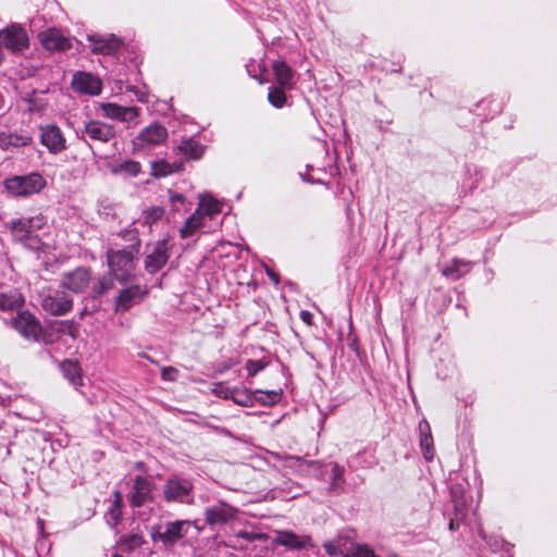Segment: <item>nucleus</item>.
<instances>
[{
    "mask_svg": "<svg viewBox=\"0 0 557 557\" xmlns=\"http://www.w3.org/2000/svg\"><path fill=\"white\" fill-rule=\"evenodd\" d=\"M185 201H186V198L182 194L172 193L170 195V202L172 203L173 207H175L176 203L183 205V203H185Z\"/></svg>",
    "mask_w": 557,
    "mask_h": 557,
    "instance_id": "8fccbe9b",
    "label": "nucleus"
},
{
    "mask_svg": "<svg viewBox=\"0 0 557 557\" xmlns=\"http://www.w3.org/2000/svg\"><path fill=\"white\" fill-rule=\"evenodd\" d=\"M44 524L45 522L42 520H38V525H39V529L42 531L44 530Z\"/></svg>",
    "mask_w": 557,
    "mask_h": 557,
    "instance_id": "5fc2aeb1",
    "label": "nucleus"
},
{
    "mask_svg": "<svg viewBox=\"0 0 557 557\" xmlns=\"http://www.w3.org/2000/svg\"><path fill=\"white\" fill-rule=\"evenodd\" d=\"M231 399L237 405L250 407L255 403V395L247 389L234 388Z\"/></svg>",
    "mask_w": 557,
    "mask_h": 557,
    "instance_id": "f704fd0d",
    "label": "nucleus"
},
{
    "mask_svg": "<svg viewBox=\"0 0 557 557\" xmlns=\"http://www.w3.org/2000/svg\"><path fill=\"white\" fill-rule=\"evenodd\" d=\"M103 115L109 119L121 122H131L139 116L140 109L138 107H123L117 103H103L101 106Z\"/></svg>",
    "mask_w": 557,
    "mask_h": 557,
    "instance_id": "aec40b11",
    "label": "nucleus"
},
{
    "mask_svg": "<svg viewBox=\"0 0 557 557\" xmlns=\"http://www.w3.org/2000/svg\"><path fill=\"white\" fill-rule=\"evenodd\" d=\"M197 210H201V215L205 219L206 216L212 218L221 211L220 203L214 200H210L208 202H201Z\"/></svg>",
    "mask_w": 557,
    "mask_h": 557,
    "instance_id": "a19ab883",
    "label": "nucleus"
},
{
    "mask_svg": "<svg viewBox=\"0 0 557 557\" xmlns=\"http://www.w3.org/2000/svg\"><path fill=\"white\" fill-rule=\"evenodd\" d=\"M115 172L126 173L136 177L141 172V164L135 160H125L117 164Z\"/></svg>",
    "mask_w": 557,
    "mask_h": 557,
    "instance_id": "c9c22d12",
    "label": "nucleus"
},
{
    "mask_svg": "<svg viewBox=\"0 0 557 557\" xmlns=\"http://www.w3.org/2000/svg\"><path fill=\"white\" fill-rule=\"evenodd\" d=\"M465 516H466V510L455 511V517L451 518L449 521V530L450 531L458 530L460 527V522L465 518Z\"/></svg>",
    "mask_w": 557,
    "mask_h": 557,
    "instance_id": "a18cd8bd",
    "label": "nucleus"
},
{
    "mask_svg": "<svg viewBox=\"0 0 557 557\" xmlns=\"http://www.w3.org/2000/svg\"><path fill=\"white\" fill-rule=\"evenodd\" d=\"M40 143L50 153L58 154L66 149V139L55 124L40 126Z\"/></svg>",
    "mask_w": 557,
    "mask_h": 557,
    "instance_id": "ddd939ff",
    "label": "nucleus"
},
{
    "mask_svg": "<svg viewBox=\"0 0 557 557\" xmlns=\"http://www.w3.org/2000/svg\"><path fill=\"white\" fill-rule=\"evenodd\" d=\"M86 313V309H84L82 312H81V318H83V315Z\"/></svg>",
    "mask_w": 557,
    "mask_h": 557,
    "instance_id": "4d7b16f0",
    "label": "nucleus"
},
{
    "mask_svg": "<svg viewBox=\"0 0 557 557\" xmlns=\"http://www.w3.org/2000/svg\"><path fill=\"white\" fill-rule=\"evenodd\" d=\"M274 544L284 546L292 550L309 549L314 546L312 537L310 535H298L293 531H280L277 532Z\"/></svg>",
    "mask_w": 557,
    "mask_h": 557,
    "instance_id": "f3484780",
    "label": "nucleus"
},
{
    "mask_svg": "<svg viewBox=\"0 0 557 557\" xmlns=\"http://www.w3.org/2000/svg\"><path fill=\"white\" fill-rule=\"evenodd\" d=\"M212 392L216 396L224 398V399H231V397H233V389L225 386V384L223 382L215 383L213 385Z\"/></svg>",
    "mask_w": 557,
    "mask_h": 557,
    "instance_id": "c03bdc74",
    "label": "nucleus"
},
{
    "mask_svg": "<svg viewBox=\"0 0 557 557\" xmlns=\"http://www.w3.org/2000/svg\"><path fill=\"white\" fill-rule=\"evenodd\" d=\"M191 523L190 520L168 521L163 531L160 524H156L151 528L150 537L153 542H161L163 547L172 548L186 536Z\"/></svg>",
    "mask_w": 557,
    "mask_h": 557,
    "instance_id": "7ed1b4c3",
    "label": "nucleus"
},
{
    "mask_svg": "<svg viewBox=\"0 0 557 557\" xmlns=\"http://www.w3.org/2000/svg\"><path fill=\"white\" fill-rule=\"evenodd\" d=\"M169 258V240L165 238L158 240L153 250L145 259V270L150 274H156L166 264Z\"/></svg>",
    "mask_w": 557,
    "mask_h": 557,
    "instance_id": "4468645a",
    "label": "nucleus"
},
{
    "mask_svg": "<svg viewBox=\"0 0 557 557\" xmlns=\"http://www.w3.org/2000/svg\"><path fill=\"white\" fill-rule=\"evenodd\" d=\"M92 270L86 267H78L71 272L63 274L60 286L75 294L84 293L90 285Z\"/></svg>",
    "mask_w": 557,
    "mask_h": 557,
    "instance_id": "9d476101",
    "label": "nucleus"
},
{
    "mask_svg": "<svg viewBox=\"0 0 557 557\" xmlns=\"http://www.w3.org/2000/svg\"><path fill=\"white\" fill-rule=\"evenodd\" d=\"M300 319L309 326L313 324V314L308 310L300 311Z\"/></svg>",
    "mask_w": 557,
    "mask_h": 557,
    "instance_id": "3c124183",
    "label": "nucleus"
},
{
    "mask_svg": "<svg viewBox=\"0 0 557 557\" xmlns=\"http://www.w3.org/2000/svg\"><path fill=\"white\" fill-rule=\"evenodd\" d=\"M83 134L91 140L106 144L115 138L116 131L112 124L99 120H90L85 122Z\"/></svg>",
    "mask_w": 557,
    "mask_h": 557,
    "instance_id": "2eb2a0df",
    "label": "nucleus"
},
{
    "mask_svg": "<svg viewBox=\"0 0 557 557\" xmlns=\"http://www.w3.org/2000/svg\"><path fill=\"white\" fill-rule=\"evenodd\" d=\"M114 281L116 280L109 273L99 276L91 286V298L97 299L106 295L114 287Z\"/></svg>",
    "mask_w": 557,
    "mask_h": 557,
    "instance_id": "c756f323",
    "label": "nucleus"
},
{
    "mask_svg": "<svg viewBox=\"0 0 557 557\" xmlns=\"http://www.w3.org/2000/svg\"><path fill=\"white\" fill-rule=\"evenodd\" d=\"M113 502L107 512V517L112 527H116L123 519V495L120 491L113 492Z\"/></svg>",
    "mask_w": 557,
    "mask_h": 557,
    "instance_id": "cd10ccee",
    "label": "nucleus"
},
{
    "mask_svg": "<svg viewBox=\"0 0 557 557\" xmlns=\"http://www.w3.org/2000/svg\"><path fill=\"white\" fill-rule=\"evenodd\" d=\"M144 544H146V540L140 534H125L119 540V546L125 553H132Z\"/></svg>",
    "mask_w": 557,
    "mask_h": 557,
    "instance_id": "473e14b6",
    "label": "nucleus"
},
{
    "mask_svg": "<svg viewBox=\"0 0 557 557\" xmlns=\"http://www.w3.org/2000/svg\"><path fill=\"white\" fill-rule=\"evenodd\" d=\"M146 293L143 292L140 285H131L119 292L114 301L115 312H126L131 309L133 304L140 299Z\"/></svg>",
    "mask_w": 557,
    "mask_h": 557,
    "instance_id": "412c9836",
    "label": "nucleus"
},
{
    "mask_svg": "<svg viewBox=\"0 0 557 557\" xmlns=\"http://www.w3.org/2000/svg\"><path fill=\"white\" fill-rule=\"evenodd\" d=\"M162 492L165 503L191 504L194 485L187 479L171 475L163 484Z\"/></svg>",
    "mask_w": 557,
    "mask_h": 557,
    "instance_id": "39448f33",
    "label": "nucleus"
},
{
    "mask_svg": "<svg viewBox=\"0 0 557 557\" xmlns=\"http://www.w3.org/2000/svg\"><path fill=\"white\" fill-rule=\"evenodd\" d=\"M469 267L470 262L455 259L442 270V274L448 278L458 280L469 271Z\"/></svg>",
    "mask_w": 557,
    "mask_h": 557,
    "instance_id": "7c9ffc66",
    "label": "nucleus"
},
{
    "mask_svg": "<svg viewBox=\"0 0 557 557\" xmlns=\"http://www.w3.org/2000/svg\"><path fill=\"white\" fill-rule=\"evenodd\" d=\"M286 87L282 86H272L269 88L268 92V101L270 104L276 109L283 108L287 102Z\"/></svg>",
    "mask_w": 557,
    "mask_h": 557,
    "instance_id": "72a5a7b5",
    "label": "nucleus"
},
{
    "mask_svg": "<svg viewBox=\"0 0 557 557\" xmlns=\"http://www.w3.org/2000/svg\"><path fill=\"white\" fill-rule=\"evenodd\" d=\"M42 47L49 51H66L72 48L69 38L64 37L60 30L50 28L38 35Z\"/></svg>",
    "mask_w": 557,
    "mask_h": 557,
    "instance_id": "6ab92c4d",
    "label": "nucleus"
},
{
    "mask_svg": "<svg viewBox=\"0 0 557 557\" xmlns=\"http://www.w3.org/2000/svg\"><path fill=\"white\" fill-rule=\"evenodd\" d=\"M151 172L150 175L156 178H162L166 177L171 174L178 173L184 171V161H174L172 163L168 162L166 160H158L153 161L150 164Z\"/></svg>",
    "mask_w": 557,
    "mask_h": 557,
    "instance_id": "393cba45",
    "label": "nucleus"
},
{
    "mask_svg": "<svg viewBox=\"0 0 557 557\" xmlns=\"http://www.w3.org/2000/svg\"><path fill=\"white\" fill-rule=\"evenodd\" d=\"M203 218L201 215V210H196L184 223V225L180 228V236L182 238H187L193 236L200 227L203 226Z\"/></svg>",
    "mask_w": 557,
    "mask_h": 557,
    "instance_id": "c85d7f7f",
    "label": "nucleus"
},
{
    "mask_svg": "<svg viewBox=\"0 0 557 557\" xmlns=\"http://www.w3.org/2000/svg\"><path fill=\"white\" fill-rule=\"evenodd\" d=\"M45 223V218L40 214L32 218H21L11 222V234L15 240L33 247L39 244L36 231L40 230Z\"/></svg>",
    "mask_w": 557,
    "mask_h": 557,
    "instance_id": "20e7f679",
    "label": "nucleus"
},
{
    "mask_svg": "<svg viewBox=\"0 0 557 557\" xmlns=\"http://www.w3.org/2000/svg\"><path fill=\"white\" fill-rule=\"evenodd\" d=\"M33 143L32 136L27 134H17V133H0V148L2 150H8L10 148H18L28 146Z\"/></svg>",
    "mask_w": 557,
    "mask_h": 557,
    "instance_id": "bb28decb",
    "label": "nucleus"
},
{
    "mask_svg": "<svg viewBox=\"0 0 557 557\" xmlns=\"http://www.w3.org/2000/svg\"><path fill=\"white\" fill-rule=\"evenodd\" d=\"M169 133L165 126L160 123H152L144 127L133 140L134 149L140 150L146 146H158L168 139Z\"/></svg>",
    "mask_w": 557,
    "mask_h": 557,
    "instance_id": "9b49d317",
    "label": "nucleus"
},
{
    "mask_svg": "<svg viewBox=\"0 0 557 557\" xmlns=\"http://www.w3.org/2000/svg\"><path fill=\"white\" fill-rule=\"evenodd\" d=\"M72 87L77 92L97 96L102 90V83L91 73L79 71L73 75Z\"/></svg>",
    "mask_w": 557,
    "mask_h": 557,
    "instance_id": "dca6fc26",
    "label": "nucleus"
},
{
    "mask_svg": "<svg viewBox=\"0 0 557 557\" xmlns=\"http://www.w3.org/2000/svg\"><path fill=\"white\" fill-rule=\"evenodd\" d=\"M282 398L281 391H268L262 394L260 397L255 396V401L264 405V406H273L277 404Z\"/></svg>",
    "mask_w": 557,
    "mask_h": 557,
    "instance_id": "58836bf2",
    "label": "nucleus"
},
{
    "mask_svg": "<svg viewBox=\"0 0 557 557\" xmlns=\"http://www.w3.org/2000/svg\"><path fill=\"white\" fill-rule=\"evenodd\" d=\"M23 305L24 298L17 289L0 285V310L13 311Z\"/></svg>",
    "mask_w": 557,
    "mask_h": 557,
    "instance_id": "5701e85b",
    "label": "nucleus"
},
{
    "mask_svg": "<svg viewBox=\"0 0 557 557\" xmlns=\"http://www.w3.org/2000/svg\"><path fill=\"white\" fill-rule=\"evenodd\" d=\"M346 557H377L373 549L366 544H357Z\"/></svg>",
    "mask_w": 557,
    "mask_h": 557,
    "instance_id": "37998d69",
    "label": "nucleus"
},
{
    "mask_svg": "<svg viewBox=\"0 0 557 557\" xmlns=\"http://www.w3.org/2000/svg\"><path fill=\"white\" fill-rule=\"evenodd\" d=\"M154 483L146 476L136 475L133 480L132 492L128 495L131 507L140 508L153 502Z\"/></svg>",
    "mask_w": 557,
    "mask_h": 557,
    "instance_id": "1a4fd4ad",
    "label": "nucleus"
},
{
    "mask_svg": "<svg viewBox=\"0 0 557 557\" xmlns=\"http://www.w3.org/2000/svg\"><path fill=\"white\" fill-rule=\"evenodd\" d=\"M0 46L15 53L21 52L29 46V38L25 28L12 24L0 30Z\"/></svg>",
    "mask_w": 557,
    "mask_h": 557,
    "instance_id": "6e6552de",
    "label": "nucleus"
},
{
    "mask_svg": "<svg viewBox=\"0 0 557 557\" xmlns=\"http://www.w3.org/2000/svg\"><path fill=\"white\" fill-rule=\"evenodd\" d=\"M177 373L178 371L174 367H164L161 370L162 379L168 381H175Z\"/></svg>",
    "mask_w": 557,
    "mask_h": 557,
    "instance_id": "de8ad7c7",
    "label": "nucleus"
},
{
    "mask_svg": "<svg viewBox=\"0 0 557 557\" xmlns=\"http://www.w3.org/2000/svg\"><path fill=\"white\" fill-rule=\"evenodd\" d=\"M237 363H238L237 360L230 358L227 360H224V361H221L220 363H218L215 371L218 373L222 374V373L228 371L230 369H232L233 367H235Z\"/></svg>",
    "mask_w": 557,
    "mask_h": 557,
    "instance_id": "49530a36",
    "label": "nucleus"
},
{
    "mask_svg": "<svg viewBox=\"0 0 557 557\" xmlns=\"http://www.w3.org/2000/svg\"><path fill=\"white\" fill-rule=\"evenodd\" d=\"M239 510L224 500L208 506L203 510L205 521L211 528L224 525L237 519Z\"/></svg>",
    "mask_w": 557,
    "mask_h": 557,
    "instance_id": "0eeeda50",
    "label": "nucleus"
},
{
    "mask_svg": "<svg viewBox=\"0 0 557 557\" xmlns=\"http://www.w3.org/2000/svg\"><path fill=\"white\" fill-rule=\"evenodd\" d=\"M164 214V209L160 206L149 207L144 211V221L146 224L152 225L157 223Z\"/></svg>",
    "mask_w": 557,
    "mask_h": 557,
    "instance_id": "e433bc0d",
    "label": "nucleus"
},
{
    "mask_svg": "<svg viewBox=\"0 0 557 557\" xmlns=\"http://www.w3.org/2000/svg\"><path fill=\"white\" fill-rule=\"evenodd\" d=\"M88 40L91 42V51L103 55L115 54L123 46L122 39L113 34L109 36L90 35Z\"/></svg>",
    "mask_w": 557,
    "mask_h": 557,
    "instance_id": "a211bd4d",
    "label": "nucleus"
},
{
    "mask_svg": "<svg viewBox=\"0 0 557 557\" xmlns=\"http://www.w3.org/2000/svg\"><path fill=\"white\" fill-rule=\"evenodd\" d=\"M272 70L277 86L293 89L295 85V72L285 61H274L272 64Z\"/></svg>",
    "mask_w": 557,
    "mask_h": 557,
    "instance_id": "4be33fe9",
    "label": "nucleus"
},
{
    "mask_svg": "<svg viewBox=\"0 0 557 557\" xmlns=\"http://www.w3.org/2000/svg\"><path fill=\"white\" fill-rule=\"evenodd\" d=\"M196 529H199V525H196L195 522L191 523Z\"/></svg>",
    "mask_w": 557,
    "mask_h": 557,
    "instance_id": "bf43d9fd",
    "label": "nucleus"
},
{
    "mask_svg": "<svg viewBox=\"0 0 557 557\" xmlns=\"http://www.w3.org/2000/svg\"><path fill=\"white\" fill-rule=\"evenodd\" d=\"M268 275L271 280H273L275 283H278V275L274 272H268Z\"/></svg>",
    "mask_w": 557,
    "mask_h": 557,
    "instance_id": "864d4df0",
    "label": "nucleus"
},
{
    "mask_svg": "<svg viewBox=\"0 0 557 557\" xmlns=\"http://www.w3.org/2000/svg\"><path fill=\"white\" fill-rule=\"evenodd\" d=\"M270 364V360L268 358H262L259 360L248 359L246 361V370L248 371L249 376H256L260 371L265 369Z\"/></svg>",
    "mask_w": 557,
    "mask_h": 557,
    "instance_id": "4c0bfd02",
    "label": "nucleus"
},
{
    "mask_svg": "<svg viewBox=\"0 0 557 557\" xmlns=\"http://www.w3.org/2000/svg\"><path fill=\"white\" fill-rule=\"evenodd\" d=\"M11 325L24 338L38 342L44 329L40 321L29 311H21L11 319Z\"/></svg>",
    "mask_w": 557,
    "mask_h": 557,
    "instance_id": "423d86ee",
    "label": "nucleus"
},
{
    "mask_svg": "<svg viewBox=\"0 0 557 557\" xmlns=\"http://www.w3.org/2000/svg\"><path fill=\"white\" fill-rule=\"evenodd\" d=\"M4 189L12 197H26L39 193L46 186V180L37 172L28 175H15L3 183Z\"/></svg>",
    "mask_w": 557,
    "mask_h": 557,
    "instance_id": "f03ea898",
    "label": "nucleus"
},
{
    "mask_svg": "<svg viewBox=\"0 0 557 557\" xmlns=\"http://www.w3.org/2000/svg\"><path fill=\"white\" fill-rule=\"evenodd\" d=\"M450 494L454 502L455 511L466 510V504L462 498V487L460 485H453Z\"/></svg>",
    "mask_w": 557,
    "mask_h": 557,
    "instance_id": "79ce46f5",
    "label": "nucleus"
},
{
    "mask_svg": "<svg viewBox=\"0 0 557 557\" xmlns=\"http://www.w3.org/2000/svg\"><path fill=\"white\" fill-rule=\"evenodd\" d=\"M177 153L184 156L186 160H200L206 151V147L194 138L183 139L175 149Z\"/></svg>",
    "mask_w": 557,
    "mask_h": 557,
    "instance_id": "a878e982",
    "label": "nucleus"
},
{
    "mask_svg": "<svg viewBox=\"0 0 557 557\" xmlns=\"http://www.w3.org/2000/svg\"><path fill=\"white\" fill-rule=\"evenodd\" d=\"M239 536L247 540V541H252L256 539V535L255 534H251V533H248V532H242L239 533Z\"/></svg>",
    "mask_w": 557,
    "mask_h": 557,
    "instance_id": "603ef678",
    "label": "nucleus"
},
{
    "mask_svg": "<svg viewBox=\"0 0 557 557\" xmlns=\"http://www.w3.org/2000/svg\"><path fill=\"white\" fill-rule=\"evenodd\" d=\"M420 432V448L425 460L431 461L434 458L435 449L433 443V436L431 426L426 420H422L419 423Z\"/></svg>",
    "mask_w": 557,
    "mask_h": 557,
    "instance_id": "b1692460",
    "label": "nucleus"
},
{
    "mask_svg": "<svg viewBox=\"0 0 557 557\" xmlns=\"http://www.w3.org/2000/svg\"><path fill=\"white\" fill-rule=\"evenodd\" d=\"M59 333L66 334L71 336L73 339H76L79 336V329L76 322L72 320H64L59 322Z\"/></svg>",
    "mask_w": 557,
    "mask_h": 557,
    "instance_id": "ea45409f",
    "label": "nucleus"
},
{
    "mask_svg": "<svg viewBox=\"0 0 557 557\" xmlns=\"http://www.w3.org/2000/svg\"><path fill=\"white\" fill-rule=\"evenodd\" d=\"M61 371L71 384L77 385L82 380V369L76 361L70 359L64 360L61 366Z\"/></svg>",
    "mask_w": 557,
    "mask_h": 557,
    "instance_id": "2f4dec72",
    "label": "nucleus"
},
{
    "mask_svg": "<svg viewBox=\"0 0 557 557\" xmlns=\"http://www.w3.org/2000/svg\"><path fill=\"white\" fill-rule=\"evenodd\" d=\"M112 557H123V556H121L119 554H114Z\"/></svg>",
    "mask_w": 557,
    "mask_h": 557,
    "instance_id": "13d9d810",
    "label": "nucleus"
},
{
    "mask_svg": "<svg viewBox=\"0 0 557 557\" xmlns=\"http://www.w3.org/2000/svg\"><path fill=\"white\" fill-rule=\"evenodd\" d=\"M3 426H4V422L0 421V431L3 429Z\"/></svg>",
    "mask_w": 557,
    "mask_h": 557,
    "instance_id": "6e6d98bb",
    "label": "nucleus"
},
{
    "mask_svg": "<svg viewBox=\"0 0 557 557\" xmlns=\"http://www.w3.org/2000/svg\"><path fill=\"white\" fill-rule=\"evenodd\" d=\"M124 237L131 242L127 248H109L106 252L109 274L119 283L126 284L134 280L141 240L136 230L125 231Z\"/></svg>",
    "mask_w": 557,
    "mask_h": 557,
    "instance_id": "f257e3e1",
    "label": "nucleus"
},
{
    "mask_svg": "<svg viewBox=\"0 0 557 557\" xmlns=\"http://www.w3.org/2000/svg\"><path fill=\"white\" fill-rule=\"evenodd\" d=\"M333 473V485H336L338 482H343L344 468H342L338 463H333L332 466Z\"/></svg>",
    "mask_w": 557,
    "mask_h": 557,
    "instance_id": "09e8293b",
    "label": "nucleus"
},
{
    "mask_svg": "<svg viewBox=\"0 0 557 557\" xmlns=\"http://www.w3.org/2000/svg\"><path fill=\"white\" fill-rule=\"evenodd\" d=\"M41 307L51 315H64L73 309V299L64 290H55L42 298Z\"/></svg>",
    "mask_w": 557,
    "mask_h": 557,
    "instance_id": "f8f14e48",
    "label": "nucleus"
}]
</instances>
